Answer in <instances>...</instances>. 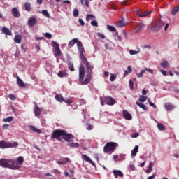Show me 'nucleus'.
<instances>
[{"mask_svg":"<svg viewBox=\"0 0 179 179\" xmlns=\"http://www.w3.org/2000/svg\"><path fill=\"white\" fill-rule=\"evenodd\" d=\"M94 66L90 64L85 58V60L81 59V64L79 67V82L82 85H88L90 82Z\"/></svg>","mask_w":179,"mask_h":179,"instance_id":"obj_1","label":"nucleus"},{"mask_svg":"<svg viewBox=\"0 0 179 179\" xmlns=\"http://www.w3.org/2000/svg\"><path fill=\"white\" fill-rule=\"evenodd\" d=\"M19 146V143L17 141L14 142H7L4 140L0 141V148L6 149V148H15Z\"/></svg>","mask_w":179,"mask_h":179,"instance_id":"obj_2","label":"nucleus"},{"mask_svg":"<svg viewBox=\"0 0 179 179\" xmlns=\"http://www.w3.org/2000/svg\"><path fill=\"white\" fill-rule=\"evenodd\" d=\"M101 105L104 106L105 104L108 106H113L115 103V99L111 96H101L100 98Z\"/></svg>","mask_w":179,"mask_h":179,"instance_id":"obj_3","label":"nucleus"},{"mask_svg":"<svg viewBox=\"0 0 179 179\" xmlns=\"http://www.w3.org/2000/svg\"><path fill=\"white\" fill-rule=\"evenodd\" d=\"M118 146V144L115 142H108L103 148V152L105 153L113 152L115 148Z\"/></svg>","mask_w":179,"mask_h":179,"instance_id":"obj_4","label":"nucleus"},{"mask_svg":"<svg viewBox=\"0 0 179 179\" xmlns=\"http://www.w3.org/2000/svg\"><path fill=\"white\" fill-rule=\"evenodd\" d=\"M64 134V129H55L52 131L50 138L61 141L62 135Z\"/></svg>","mask_w":179,"mask_h":179,"instance_id":"obj_5","label":"nucleus"},{"mask_svg":"<svg viewBox=\"0 0 179 179\" xmlns=\"http://www.w3.org/2000/svg\"><path fill=\"white\" fill-rule=\"evenodd\" d=\"M22 166L17 164V162L16 159H9V162H8V168L11 170H19L20 169Z\"/></svg>","mask_w":179,"mask_h":179,"instance_id":"obj_6","label":"nucleus"},{"mask_svg":"<svg viewBox=\"0 0 179 179\" xmlns=\"http://www.w3.org/2000/svg\"><path fill=\"white\" fill-rule=\"evenodd\" d=\"M77 48L79 51L80 57L81 60H85V51L81 41H78L77 43Z\"/></svg>","mask_w":179,"mask_h":179,"instance_id":"obj_7","label":"nucleus"},{"mask_svg":"<svg viewBox=\"0 0 179 179\" xmlns=\"http://www.w3.org/2000/svg\"><path fill=\"white\" fill-rule=\"evenodd\" d=\"M63 140H64L67 143H71L73 139V136L71 133H66V131L64 129L63 135L62 136Z\"/></svg>","mask_w":179,"mask_h":179,"instance_id":"obj_8","label":"nucleus"},{"mask_svg":"<svg viewBox=\"0 0 179 179\" xmlns=\"http://www.w3.org/2000/svg\"><path fill=\"white\" fill-rule=\"evenodd\" d=\"M164 25V22L162 20H158L157 22H155L152 25V29L154 31H159L162 27H163Z\"/></svg>","mask_w":179,"mask_h":179,"instance_id":"obj_9","label":"nucleus"},{"mask_svg":"<svg viewBox=\"0 0 179 179\" xmlns=\"http://www.w3.org/2000/svg\"><path fill=\"white\" fill-rule=\"evenodd\" d=\"M136 13L140 18H143L147 17L149 14L152 13V10L145 11L144 10L140 9L136 10Z\"/></svg>","mask_w":179,"mask_h":179,"instance_id":"obj_10","label":"nucleus"},{"mask_svg":"<svg viewBox=\"0 0 179 179\" xmlns=\"http://www.w3.org/2000/svg\"><path fill=\"white\" fill-rule=\"evenodd\" d=\"M10 159L1 158L0 159V166L8 169Z\"/></svg>","mask_w":179,"mask_h":179,"instance_id":"obj_11","label":"nucleus"},{"mask_svg":"<svg viewBox=\"0 0 179 179\" xmlns=\"http://www.w3.org/2000/svg\"><path fill=\"white\" fill-rule=\"evenodd\" d=\"M34 112L35 114L36 117H40V115H41V109L40 108V107L37 105L36 103H34Z\"/></svg>","mask_w":179,"mask_h":179,"instance_id":"obj_12","label":"nucleus"},{"mask_svg":"<svg viewBox=\"0 0 179 179\" xmlns=\"http://www.w3.org/2000/svg\"><path fill=\"white\" fill-rule=\"evenodd\" d=\"M83 160L88 162L89 164H92L94 167L96 166L94 162L85 154L82 155Z\"/></svg>","mask_w":179,"mask_h":179,"instance_id":"obj_13","label":"nucleus"},{"mask_svg":"<svg viewBox=\"0 0 179 179\" xmlns=\"http://www.w3.org/2000/svg\"><path fill=\"white\" fill-rule=\"evenodd\" d=\"M122 115L123 117L127 120H131L132 119L131 115L126 110H123Z\"/></svg>","mask_w":179,"mask_h":179,"instance_id":"obj_14","label":"nucleus"},{"mask_svg":"<svg viewBox=\"0 0 179 179\" xmlns=\"http://www.w3.org/2000/svg\"><path fill=\"white\" fill-rule=\"evenodd\" d=\"M68 162L71 163V159L68 157H64V158L60 159L59 161H57V164L59 165L66 164Z\"/></svg>","mask_w":179,"mask_h":179,"instance_id":"obj_15","label":"nucleus"},{"mask_svg":"<svg viewBox=\"0 0 179 179\" xmlns=\"http://www.w3.org/2000/svg\"><path fill=\"white\" fill-rule=\"evenodd\" d=\"M11 12L14 17L19 18L20 17V13H19V10H17V8H13Z\"/></svg>","mask_w":179,"mask_h":179,"instance_id":"obj_16","label":"nucleus"},{"mask_svg":"<svg viewBox=\"0 0 179 179\" xmlns=\"http://www.w3.org/2000/svg\"><path fill=\"white\" fill-rule=\"evenodd\" d=\"M37 24V18L33 17L28 20V25L31 27H34Z\"/></svg>","mask_w":179,"mask_h":179,"instance_id":"obj_17","label":"nucleus"},{"mask_svg":"<svg viewBox=\"0 0 179 179\" xmlns=\"http://www.w3.org/2000/svg\"><path fill=\"white\" fill-rule=\"evenodd\" d=\"M78 38H73L71 41H69V44H68V48H72V47H73V45L77 43L78 42Z\"/></svg>","mask_w":179,"mask_h":179,"instance_id":"obj_18","label":"nucleus"},{"mask_svg":"<svg viewBox=\"0 0 179 179\" xmlns=\"http://www.w3.org/2000/svg\"><path fill=\"white\" fill-rule=\"evenodd\" d=\"M17 84L20 87H24L26 86L24 82H23L18 76H17Z\"/></svg>","mask_w":179,"mask_h":179,"instance_id":"obj_19","label":"nucleus"},{"mask_svg":"<svg viewBox=\"0 0 179 179\" xmlns=\"http://www.w3.org/2000/svg\"><path fill=\"white\" fill-rule=\"evenodd\" d=\"M25 11L30 13L31 11V3L26 2L24 5Z\"/></svg>","mask_w":179,"mask_h":179,"instance_id":"obj_20","label":"nucleus"},{"mask_svg":"<svg viewBox=\"0 0 179 179\" xmlns=\"http://www.w3.org/2000/svg\"><path fill=\"white\" fill-rule=\"evenodd\" d=\"M2 32L6 35V36H11L12 35V32L11 31L7 28L6 27H3L2 28Z\"/></svg>","mask_w":179,"mask_h":179,"instance_id":"obj_21","label":"nucleus"},{"mask_svg":"<svg viewBox=\"0 0 179 179\" xmlns=\"http://www.w3.org/2000/svg\"><path fill=\"white\" fill-rule=\"evenodd\" d=\"M57 76L62 78L68 77V73H66V71L62 70V71H59V73H57Z\"/></svg>","mask_w":179,"mask_h":179,"instance_id":"obj_22","label":"nucleus"},{"mask_svg":"<svg viewBox=\"0 0 179 179\" xmlns=\"http://www.w3.org/2000/svg\"><path fill=\"white\" fill-rule=\"evenodd\" d=\"M144 27L145 24L143 22H140L139 24H138L136 27L137 30L136 31V33H138L139 31H142Z\"/></svg>","mask_w":179,"mask_h":179,"instance_id":"obj_23","label":"nucleus"},{"mask_svg":"<svg viewBox=\"0 0 179 179\" xmlns=\"http://www.w3.org/2000/svg\"><path fill=\"white\" fill-rule=\"evenodd\" d=\"M160 65L164 69H168L170 67V65L167 60H164L162 62H161Z\"/></svg>","mask_w":179,"mask_h":179,"instance_id":"obj_24","label":"nucleus"},{"mask_svg":"<svg viewBox=\"0 0 179 179\" xmlns=\"http://www.w3.org/2000/svg\"><path fill=\"white\" fill-rule=\"evenodd\" d=\"M29 129L35 133L41 134V130L40 129H37L36 127L33 125H30Z\"/></svg>","mask_w":179,"mask_h":179,"instance_id":"obj_25","label":"nucleus"},{"mask_svg":"<svg viewBox=\"0 0 179 179\" xmlns=\"http://www.w3.org/2000/svg\"><path fill=\"white\" fill-rule=\"evenodd\" d=\"M14 41L17 44H20L22 43V37L20 36V35L19 34L15 35Z\"/></svg>","mask_w":179,"mask_h":179,"instance_id":"obj_26","label":"nucleus"},{"mask_svg":"<svg viewBox=\"0 0 179 179\" xmlns=\"http://www.w3.org/2000/svg\"><path fill=\"white\" fill-rule=\"evenodd\" d=\"M164 106L166 110H172L174 108V106L170 103H165Z\"/></svg>","mask_w":179,"mask_h":179,"instance_id":"obj_27","label":"nucleus"},{"mask_svg":"<svg viewBox=\"0 0 179 179\" xmlns=\"http://www.w3.org/2000/svg\"><path fill=\"white\" fill-rule=\"evenodd\" d=\"M116 25L119 28L124 27H125V22L123 20V19H122L116 23Z\"/></svg>","mask_w":179,"mask_h":179,"instance_id":"obj_28","label":"nucleus"},{"mask_svg":"<svg viewBox=\"0 0 179 179\" xmlns=\"http://www.w3.org/2000/svg\"><path fill=\"white\" fill-rule=\"evenodd\" d=\"M113 174L115 178H117L118 177H123V173L121 171H113Z\"/></svg>","mask_w":179,"mask_h":179,"instance_id":"obj_29","label":"nucleus"},{"mask_svg":"<svg viewBox=\"0 0 179 179\" xmlns=\"http://www.w3.org/2000/svg\"><path fill=\"white\" fill-rule=\"evenodd\" d=\"M138 148H139L138 145H135V147L134 148V149L131 151V157H134L136 155V154L138 151Z\"/></svg>","mask_w":179,"mask_h":179,"instance_id":"obj_30","label":"nucleus"},{"mask_svg":"<svg viewBox=\"0 0 179 179\" xmlns=\"http://www.w3.org/2000/svg\"><path fill=\"white\" fill-rule=\"evenodd\" d=\"M55 99L58 101V102H60V103H62L64 102V97L62 96V95L61 94H56L55 95Z\"/></svg>","mask_w":179,"mask_h":179,"instance_id":"obj_31","label":"nucleus"},{"mask_svg":"<svg viewBox=\"0 0 179 179\" xmlns=\"http://www.w3.org/2000/svg\"><path fill=\"white\" fill-rule=\"evenodd\" d=\"M136 104L139 106L141 108H142L143 110L147 111V107L145 106V105L144 103H140L138 101L136 102Z\"/></svg>","mask_w":179,"mask_h":179,"instance_id":"obj_32","label":"nucleus"},{"mask_svg":"<svg viewBox=\"0 0 179 179\" xmlns=\"http://www.w3.org/2000/svg\"><path fill=\"white\" fill-rule=\"evenodd\" d=\"M24 162V158H23L22 156H19L17 158V163L18 164V165H22L23 164V162Z\"/></svg>","mask_w":179,"mask_h":179,"instance_id":"obj_33","label":"nucleus"},{"mask_svg":"<svg viewBox=\"0 0 179 179\" xmlns=\"http://www.w3.org/2000/svg\"><path fill=\"white\" fill-rule=\"evenodd\" d=\"M179 12V5L174 7L173 10L171 11V15L175 16Z\"/></svg>","mask_w":179,"mask_h":179,"instance_id":"obj_34","label":"nucleus"},{"mask_svg":"<svg viewBox=\"0 0 179 179\" xmlns=\"http://www.w3.org/2000/svg\"><path fill=\"white\" fill-rule=\"evenodd\" d=\"M152 166H153L152 162H150V164H149L148 169H146V171H145L148 174L151 173V171L152 170Z\"/></svg>","mask_w":179,"mask_h":179,"instance_id":"obj_35","label":"nucleus"},{"mask_svg":"<svg viewBox=\"0 0 179 179\" xmlns=\"http://www.w3.org/2000/svg\"><path fill=\"white\" fill-rule=\"evenodd\" d=\"M86 20H87V22H89L90 20H95V16H94L92 14H88V15H87Z\"/></svg>","mask_w":179,"mask_h":179,"instance_id":"obj_36","label":"nucleus"},{"mask_svg":"<svg viewBox=\"0 0 179 179\" xmlns=\"http://www.w3.org/2000/svg\"><path fill=\"white\" fill-rule=\"evenodd\" d=\"M131 4V3L130 2V0H124L121 2V5L123 6H127Z\"/></svg>","mask_w":179,"mask_h":179,"instance_id":"obj_37","label":"nucleus"},{"mask_svg":"<svg viewBox=\"0 0 179 179\" xmlns=\"http://www.w3.org/2000/svg\"><path fill=\"white\" fill-rule=\"evenodd\" d=\"M13 121V116H9L6 118H3V122H11Z\"/></svg>","mask_w":179,"mask_h":179,"instance_id":"obj_38","label":"nucleus"},{"mask_svg":"<svg viewBox=\"0 0 179 179\" xmlns=\"http://www.w3.org/2000/svg\"><path fill=\"white\" fill-rule=\"evenodd\" d=\"M54 51L56 57L61 56V49L59 48L55 49Z\"/></svg>","mask_w":179,"mask_h":179,"instance_id":"obj_39","label":"nucleus"},{"mask_svg":"<svg viewBox=\"0 0 179 179\" xmlns=\"http://www.w3.org/2000/svg\"><path fill=\"white\" fill-rule=\"evenodd\" d=\"M148 96L144 95H141L139 98V101L144 103L147 100Z\"/></svg>","mask_w":179,"mask_h":179,"instance_id":"obj_40","label":"nucleus"},{"mask_svg":"<svg viewBox=\"0 0 179 179\" xmlns=\"http://www.w3.org/2000/svg\"><path fill=\"white\" fill-rule=\"evenodd\" d=\"M41 13L47 18H50V13H48V11H47V10H43L41 11Z\"/></svg>","mask_w":179,"mask_h":179,"instance_id":"obj_41","label":"nucleus"},{"mask_svg":"<svg viewBox=\"0 0 179 179\" xmlns=\"http://www.w3.org/2000/svg\"><path fill=\"white\" fill-rule=\"evenodd\" d=\"M140 52V49L138 48V50H129V53L131 55H137Z\"/></svg>","mask_w":179,"mask_h":179,"instance_id":"obj_42","label":"nucleus"},{"mask_svg":"<svg viewBox=\"0 0 179 179\" xmlns=\"http://www.w3.org/2000/svg\"><path fill=\"white\" fill-rule=\"evenodd\" d=\"M69 146H70L71 148H78L79 143H69Z\"/></svg>","mask_w":179,"mask_h":179,"instance_id":"obj_43","label":"nucleus"},{"mask_svg":"<svg viewBox=\"0 0 179 179\" xmlns=\"http://www.w3.org/2000/svg\"><path fill=\"white\" fill-rule=\"evenodd\" d=\"M157 127H158L159 130H160V131H164L166 128V127L162 123H159L157 124Z\"/></svg>","mask_w":179,"mask_h":179,"instance_id":"obj_44","label":"nucleus"},{"mask_svg":"<svg viewBox=\"0 0 179 179\" xmlns=\"http://www.w3.org/2000/svg\"><path fill=\"white\" fill-rule=\"evenodd\" d=\"M107 28L110 32H115L116 31L115 28L111 25H107Z\"/></svg>","mask_w":179,"mask_h":179,"instance_id":"obj_45","label":"nucleus"},{"mask_svg":"<svg viewBox=\"0 0 179 179\" xmlns=\"http://www.w3.org/2000/svg\"><path fill=\"white\" fill-rule=\"evenodd\" d=\"M52 45L54 50L59 48V45L55 41H52Z\"/></svg>","mask_w":179,"mask_h":179,"instance_id":"obj_46","label":"nucleus"},{"mask_svg":"<svg viewBox=\"0 0 179 179\" xmlns=\"http://www.w3.org/2000/svg\"><path fill=\"white\" fill-rule=\"evenodd\" d=\"M68 67L71 71H74V67H73V64L72 62L68 63Z\"/></svg>","mask_w":179,"mask_h":179,"instance_id":"obj_47","label":"nucleus"},{"mask_svg":"<svg viewBox=\"0 0 179 179\" xmlns=\"http://www.w3.org/2000/svg\"><path fill=\"white\" fill-rule=\"evenodd\" d=\"M145 73V69L141 70V71L140 73H137V77L138 78H142Z\"/></svg>","mask_w":179,"mask_h":179,"instance_id":"obj_48","label":"nucleus"},{"mask_svg":"<svg viewBox=\"0 0 179 179\" xmlns=\"http://www.w3.org/2000/svg\"><path fill=\"white\" fill-rule=\"evenodd\" d=\"M63 102L66 103V104L71 105L73 103V100L71 99H64Z\"/></svg>","mask_w":179,"mask_h":179,"instance_id":"obj_49","label":"nucleus"},{"mask_svg":"<svg viewBox=\"0 0 179 179\" xmlns=\"http://www.w3.org/2000/svg\"><path fill=\"white\" fill-rule=\"evenodd\" d=\"M116 78H117L116 74H111V76H110V80L111 82H114L115 80L116 79Z\"/></svg>","mask_w":179,"mask_h":179,"instance_id":"obj_50","label":"nucleus"},{"mask_svg":"<svg viewBox=\"0 0 179 179\" xmlns=\"http://www.w3.org/2000/svg\"><path fill=\"white\" fill-rule=\"evenodd\" d=\"M73 16L75 17H77L78 16V14H79L78 10L77 8H75L73 10Z\"/></svg>","mask_w":179,"mask_h":179,"instance_id":"obj_51","label":"nucleus"},{"mask_svg":"<svg viewBox=\"0 0 179 179\" xmlns=\"http://www.w3.org/2000/svg\"><path fill=\"white\" fill-rule=\"evenodd\" d=\"M91 25L92 26V27H98V22H97V21H96V20H93V21H92L91 22Z\"/></svg>","mask_w":179,"mask_h":179,"instance_id":"obj_52","label":"nucleus"},{"mask_svg":"<svg viewBox=\"0 0 179 179\" xmlns=\"http://www.w3.org/2000/svg\"><path fill=\"white\" fill-rule=\"evenodd\" d=\"M45 36L48 39H51L52 38V35L48 32L45 34Z\"/></svg>","mask_w":179,"mask_h":179,"instance_id":"obj_53","label":"nucleus"},{"mask_svg":"<svg viewBox=\"0 0 179 179\" xmlns=\"http://www.w3.org/2000/svg\"><path fill=\"white\" fill-rule=\"evenodd\" d=\"M8 97L9 99L11 100V101H15L16 99V97L15 96V94H10L8 95Z\"/></svg>","mask_w":179,"mask_h":179,"instance_id":"obj_54","label":"nucleus"},{"mask_svg":"<svg viewBox=\"0 0 179 179\" xmlns=\"http://www.w3.org/2000/svg\"><path fill=\"white\" fill-rule=\"evenodd\" d=\"M86 128L87 130L91 131L92 130L93 126L87 123L86 124Z\"/></svg>","mask_w":179,"mask_h":179,"instance_id":"obj_55","label":"nucleus"},{"mask_svg":"<svg viewBox=\"0 0 179 179\" xmlns=\"http://www.w3.org/2000/svg\"><path fill=\"white\" fill-rule=\"evenodd\" d=\"M173 90L175 92V93L178 94L179 93V88L176 86L173 87Z\"/></svg>","mask_w":179,"mask_h":179,"instance_id":"obj_56","label":"nucleus"},{"mask_svg":"<svg viewBox=\"0 0 179 179\" xmlns=\"http://www.w3.org/2000/svg\"><path fill=\"white\" fill-rule=\"evenodd\" d=\"M78 23L80 24L81 27L85 26V22H83V20L81 18H79Z\"/></svg>","mask_w":179,"mask_h":179,"instance_id":"obj_57","label":"nucleus"},{"mask_svg":"<svg viewBox=\"0 0 179 179\" xmlns=\"http://www.w3.org/2000/svg\"><path fill=\"white\" fill-rule=\"evenodd\" d=\"M10 125L8 124H5L2 126V129L6 130L9 128Z\"/></svg>","mask_w":179,"mask_h":179,"instance_id":"obj_58","label":"nucleus"},{"mask_svg":"<svg viewBox=\"0 0 179 179\" xmlns=\"http://www.w3.org/2000/svg\"><path fill=\"white\" fill-rule=\"evenodd\" d=\"M148 102H149V105H150L151 107H153V108H156V106L154 104V103H152V102L151 101L150 99H148Z\"/></svg>","mask_w":179,"mask_h":179,"instance_id":"obj_59","label":"nucleus"},{"mask_svg":"<svg viewBox=\"0 0 179 179\" xmlns=\"http://www.w3.org/2000/svg\"><path fill=\"white\" fill-rule=\"evenodd\" d=\"M129 87L131 90L134 89V83L131 80H129Z\"/></svg>","mask_w":179,"mask_h":179,"instance_id":"obj_60","label":"nucleus"},{"mask_svg":"<svg viewBox=\"0 0 179 179\" xmlns=\"http://www.w3.org/2000/svg\"><path fill=\"white\" fill-rule=\"evenodd\" d=\"M139 136V134L138 132H135L132 134L131 137L134 138H137Z\"/></svg>","mask_w":179,"mask_h":179,"instance_id":"obj_61","label":"nucleus"},{"mask_svg":"<svg viewBox=\"0 0 179 179\" xmlns=\"http://www.w3.org/2000/svg\"><path fill=\"white\" fill-rule=\"evenodd\" d=\"M129 169L130 171H135V166H134V165H129Z\"/></svg>","mask_w":179,"mask_h":179,"instance_id":"obj_62","label":"nucleus"},{"mask_svg":"<svg viewBox=\"0 0 179 179\" xmlns=\"http://www.w3.org/2000/svg\"><path fill=\"white\" fill-rule=\"evenodd\" d=\"M145 71H148V73H150L151 74H153V71L152 69L145 68Z\"/></svg>","mask_w":179,"mask_h":179,"instance_id":"obj_63","label":"nucleus"},{"mask_svg":"<svg viewBox=\"0 0 179 179\" xmlns=\"http://www.w3.org/2000/svg\"><path fill=\"white\" fill-rule=\"evenodd\" d=\"M155 178V173L152 175L151 176H148V179H154Z\"/></svg>","mask_w":179,"mask_h":179,"instance_id":"obj_64","label":"nucleus"}]
</instances>
